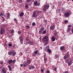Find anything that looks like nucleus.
Segmentation results:
<instances>
[{
    "instance_id": "nucleus-62",
    "label": "nucleus",
    "mask_w": 73,
    "mask_h": 73,
    "mask_svg": "<svg viewBox=\"0 0 73 73\" xmlns=\"http://www.w3.org/2000/svg\"><path fill=\"white\" fill-rule=\"evenodd\" d=\"M31 11V10H29V11Z\"/></svg>"
},
{
    "instance_id": "nucleus-19",
    "label": "nucleus",
    "mask_w": 73,
    "mask_h": 73,
    "mask_svg": "<svg viewBox=\"0 0 73 73\" xmlns=\"http://www.w3.org/2000/svg\"><path fill=\"white\" fill-rule=\"evenodd\" d=\"M8 68L9 69V70L10 71H11L12 70V67H11V66L10 65H8Z\"/></svg>"
},
{
    "instance_id": "nucleus-25",
    "label": "nucleus",
    "mask_w": 73,
    "mask_h": 73,
    "mask_svg": "<svg viewBox=\"0 0 73 73\" xmlns=\"http://www.w3.org/2000/svg\"><path fill=\"white\" fill-rule=\"evenodd\" d=\"M12 55L13 56H15V54H16V53L15 52H12Z\"/></svg>"
},
{
    "instance_id": "nucleus-43",
    "label": "nucleus",
    "mask_w": 73,
    "mask_h": 73,
    "mask_svg": "<svg viewBox=\"0 0 73 73\" xmlns=\"http://www.w3.org/2000/svg\"><path fill=\"white\" fill-rule=\"evenodd\" d=\"M54 71H56L57 70V68L55 67L54 68Z\"/></svg>"
},
{
    "instance_id": "nucleus-23",
    "label": "nucleus",
    "mask_w": 73,
    "mask_h": 73,
    "mask_svg": "<svg viewBox=\"0 0 73 73\" xmlns=\"http://www.w3.org/2000/svg\"><path fill=\"white\" fill-rule=\"evenodd\" d=\"M42 33V34H46V29H45V30L43 31Z\"/></svg>"
},
{
    "instance_id": "nucleus-36",
    "label": "nucleus",
    "mask_w": 73,
    "mask_h": 73,
    "mask_svg": "<svg viewBox=\"0 0 73 73\" xmlns=\"http://www.w3.org/2000/svg\"><path fill=\"white\" fill-rule=\"evenodd\" d=\"M36 25V23L35 22H33L32 23V25L33 26H35Z\"/></svg>"
},
{
    "instance_id": "nucleus-2",
    "label": "nucleus",
    "mask_w": 73,
    "mask_h": 73,
    "mask_svg": "<svg viewBox=\"0 0 73 73\" xmlns=\"http://www.w3.org/2000/svg\"><path fill=\"white\" fill-rule=\"evenodd\" d=\"M49 7V5L48 4L46 5L43 7V10L44 11H45L46 9H48Z\"/></svg>"
},
{
    "instance_id": "nucleus-30",
    "label": "nucleus",
    "mask_w": 73,
    "mask_h": 73,
    "mask_svg": "<svg viewBox=\"0 0 73 73\" xmlns=\"http://www.w3.org/2000/svg\"><path fill=\"white\" fill-rule=\"evenodd\" d=\"M29 7L28 5H25V8H26V9H28V8Z\"/></svg>"
},
{
    "instance_id": "nucleus-34",
    "label": "nucleus",
    "mask_w": 73,
    "mask_h": 73,
    "mask_svg": "<svg viewBox=\"0 0 73 73\" xmlns=\"http://www.w3.org/2000/svg\"><path fill=\"white\" fill-rule=\"evenodd\" d=\"M40 71H41V72L42 73V72H44V69H41L40 70Z\"/></svg>"
},
{
    "instance_id": "nucleus-6",
    "label": "nucleus",
    "mask_w": 73,
    "mask_h": 73,
    "mask_svg": "<svg viewBox=\"0 0 73 73\" xmlns=\"http://www.w3.org/2000/svg\"><path fill=\"white\" fill-rule=\"evenodd\" d=\"M20 42L21 44H23V40L24 39L22 38V36H20L19 37Z\"/></svg>"
},
{
    "instance_id": "nucleus-27",
    "label": "nucleus",
    "mask_w": 73,
    "mask_h": 73,
    "mask_svg": "<svg viewBox=\"0 0 73 73\" xmlns=\"http://www.w3.org/2000/svg\"><path fill=\"white\" fill-rule=\"evenodd\" d=\"M45 56H46V55L45 54L44 55V61H46V58L45 57Z\"/></svg>"
},
{
    "instance_id": "nucleus-47",
    "label": "nucleus",
    "mask_w": 73,
    "mask_h": 73,
    "mask_svg": "<svg viewBox=\"0 0 73 73\" xmlns=\"http://www.w3.org/2000/svg\"><path fill=\"white\" fill-rule=\"evenodd\" d=\"M16 62V60L14 59L13 60V63L14 64L15 62Z\"/></svg>"
},
{
    "instance_id": "nucleus-5",
    "label": "nucleus",
    "mask_w": 73,
    "mask_h": 73,
    "mask_svg": "<svg viewBox=\"0 0 73 73\" xmlns=\"http://www.w3.org/2000/svg\"><path fill=\"white\" fill-rule=\"evenodd\" d=\"M5 32V29L4 28H2L1 29V32L0 33V34L1 35H3L4 33Z\"/></svg>"
},
{
    "instance_id": "nucleus-58",
    "label": "nucleus",
    "mask_w": 73,
    "mask_h": 73,
    "mask_svg": "<svg viewBox=\"0 0 73 73\" xmlns=\"http://www.w3.org/2000/svg\"><path fill=\"white\" fill-rule=\"evenodd\" d=\"M20 66L21 67H22V66H23V64H21Z\"/></svg>"
},
{
    "instance_id": "nucleus-35",
    "label": "nucleus",
    "mask_w": 73,
    "mask_h": 73,
    "mask_svg": "<svg viewBox=\"0 0 73 73\" xmlns=\"http://www.w3.org/2000/svg\"><path fill=\"white\" fill-rule=\"evenodd\" d=\"M68 23V21L67 20H65V24H67V23Z\"/></svg>"
},
{
    "instance_id": "nucleus-51",
    "label": "nucleus",
    "mask_w": 73,
    "mask_h": 73,
    "mask_svg": "<svg viewBox=\"0 0 73 73\" xmlns=\"http://www.w3.org/2000/svg\"><path fill=\"white\" fill-rule=\"evenodd\" d=\"M14 21H17V19H16V18L14 19Z\"/></svg>"
},
{
    "instance_id": "nucleus-59",
    "label": "nucleus",
    "mask_w": 73,
    "mask_h": 73,
    "mask_svg": "<svg viewBox=\"0 0 73 73\" xmlns=\"http://www.w3.org/2000/svg\"><path fill=\"white\" fill-rule=\"evenodd\" d=\"M2 19H3L4 20V17H2Z\"/></svg>"
},
{
    "instance_id": "nucleus-44",
    "label": "nucleus",
    "mask_w": 73,
    "mask_h": 73,
    "mask_svg": "<svg viewBox=\"0 0 73 73\" xmlns=\"http://www.w3.org/2000/svg\"><path fill=\"white\" fill-rule=\"evenodd\" d=\"M2 16H4V14L2 13H1L0 15V17H1Z\"/></svg>"
},
{
    "instance_id": "nucleus-7",
    "label": "nucleus",
    "mask_w": 73,
    "mask_h": 73,
    "mask_svg": "<svg viewBox=\"0 0 73 73\" xmlns=\"http://www.w3.org/2000/svg\"><path fill=\"white\" fill-rule=\"evenodd\" d=\"M55 29V25H51L50 27V30H54Z\"/></svg>"
},
{
    "instance_id": "nucleus-49",
    "label": "nucleus",
    "mask_w": 73,
    "mask_h": 73,
    "mask_svg": "<svg viewBox=\"0 0 73 73\" xmlns=\"http://www.w3.org/2000/svg\"><path fill=\"white\" fill-rule=\"evenodd\" d=\"M29 38H27L26 39V40L27 41H29Z\"/></svg>"
},
{
    "instance_id": "nucleus-55",
    "label": "nucleus",
    "mask_w": 73,
    "mask_h": 73,
    "mask_svg": "<svg viewBox=\"0 0 73 73\" xmlns=\"http://www.w3.org/2000/svg\"><path fill=\"white\" fill-rule=\"evenodd\" d=\"M49 47V46H46V48H48Z\"/></svg>"
},
{
    "instance_id": "nucleus-50",
    "label": "nucleus",
    "mask_w": 73,
    "mask_h": 73,
    "mask_svg": "<svg viewBox=\"0 0 73 73\" xmlns=\"http://www.w3.org/2000/svg\"><path fill=\"white\" fill-rule=\"evenodd\" d=\"M64 73H69V72L67 71H66L65 72H64Z\"/></svg>"
},
{
    "instance_id": "nucleus-21",
    "label": "nucleus",
    "mask_w": 73,
    "mask_h": 73,
    "mask_svg": "<svg viewBox=\"0 0 73 73\" xmlns=\"http://www.w3.org/2000/svg\"><path fill=\"white\" fill-rule=\"evenodd\" d=\"M49 42L48 39H47L44 41V42Z\"/></svg>"
},
{
    "instance_id": "nucleus-26",
    "label": "nucleus",
    "mask_w": 73,
    "mask_h": 73,
    "mask_svg": "<svg viewBox=\"0 0 73 73\" xmlns=\"http://www.w3.org/2000/svg\"><path fill=\"white\" fill-rule=\"evenodd\" d=\"M12 51H10L8 52L9 55H12Z\"/></svg>"
},
{
    "instance_id": "nucleus-31",
    "label": "nucleus",
    "mask_w": 73,
    "mask_h": 73,
    "mask_svg": "<svg viewBox=\"0 0 73 73\" xmlns=\"http://www.w3.org/2000/svg\"><path fill=\"white\" fill-rule=\"evenodd\" d=\"M34 3L35 5H37V2L36 1L34 2Z\"/></svg>"
},
{
    "instance_id": "nucleus-39",
    "label": "nucleus",
    "mask_w": 73,
    "mask_h": 73,
    "mask_svg": "<svg viewBox=\"0 0 73 73\" xmlns=\"http://www.w3.org/2000/svg\"><path fill=\"white\" fill-rule=\"evenodd\" d=\"M48 42H46L44 44V46H46V45L48 44Z\"/></svg>"
},
{
    "instance_id": "nucleus-64",
    "label": "nucleus",
    "mask_w": 73,
    "mask_h": 73,
    "mask_svg": "<svg viewBox=\"0 0 73 73\" xmlns=\"http://www.w3.org/2000/svg\"><path fill=\"white\" fill-rule=\"evenodd\" d=\"M72 1H73V0H72Z\"/></svg>"
},
{
    "instance_id": "nucleus-12",
    "label": "nucleus",
    "mask_w": 73,
    "mask_h": 73,
    "mask_svg": "<svg viewBox=\"0 0 73 73\" xmlns=\"http://www.w3.org/2000/svg\"><path fill=\"white\" fill-rule=\"evenodd\" d=\"M29 69H35V66H33L29 65Z\"/></svg>"
},
{
    "instance_id": "nucleus-42",
    "label": "nucleus",
    "mask_w": 73,
    "mask_h": 73,
    "mask_svg": "<svg viewBox=\"0 0 73 73\" xmlns=\"http://www.w3.org/2000/svg\"><path fill=\"white\" fill-rule=\"evenodd\" d=\"M19 3H22V0H20L19 1Z\"/></svg>"
},
{
    "instance_id": "nucleus-24",
    "label": "nucleus",
    "mask_w": 73,
    "mask_h": 73,
    "mask_svg": "<svg viewBox=\"0 0 73 73\" xmlns=\"http://www.w3.org/2000/svg\"><path fill=\"white\" fill-rule=\"evenodd\" d=\"M44 29H45V28L43 27H42L40 29V30L41 31H43L44 30Z\"/></svg>"
},
{
    "instance_id": "nucleus-60",
    "label": "nucleus",
    "mask_w": 73,
    "mask_h": 73,
    "mask_svg": "<svg viewBox=\"0 0 73 73\" xmlns=\"http://www.w3.org/2000/svg\"><path fill=\"white\" fill-rule=\"evenodd\" d=\"M9 38H11V37L9 36Z\"/></svg>"
},
{
    "instance_id": "nucleus-33",
    "label": "nucleus",
    "mask_w": 73,
    "mask_h": 73,
    "mask_svg": "<svg viewBox=\"0 0 73 73\" xmlns=\"http://www.w3.org/2000/svg\"><path fill=\"white\" fill-rule=\"evenodd\" d=\"M14 33V30H13V29H12V30L11 31V33Z\"/></svg>"
},
{
    "instance_id": "nucleus-3",
    "label": "nucleus",
    "mask_w": 73,
    "mask_h": 73,
    "mask_svg": "<svg viewBox=\"0 0 73 73\" xmlns=\"http://www.w3.org/2000/svg\"><path fill=\"white\" fill-rule=\"evenodd\" d=\"M65 62L66 63H68V66H70V65L72 64V61H70L69 62V59H68L65 60Z\"/></svg>"
},
{
    "instance_id": "nucleus-52",
    "label": "nucleus",
    "mask_w": 73,
    "mask_h": 73,
    "mask_svg": "<svg viewBox=\"0 0 73 73\" xmlns=\"http://www.w3.org/2000/svg\"><path fill=\"white\" fill-rule=\"evenodd\" d=\"M26 45H27L29 44V43L28 42H27L26 41Z\"/></svg>"
},
{
    "instance_id": "nucleus-57",
    "label": "nucleus",
    "mask_w": 73,
    "mask_h": 73,
    "mask_svg": "<svg viewBox=\"0 0 73 73\" xmlns=\"http://www.w3.org/2000/svg\"><path fill=\"white\" fill-rule=\"evenodd\" d=\"M0 64H3V62H0Z\"/></svg>"
},
{
    "instance_id": "nucleus-41",
    "label": "nucleus",
    "mask_w": 73,
    "mask_h": 73,
    "mask_svg": "<svg viewBox=\"0 0 73 73\" xmlns=\"http://www.w3.org/2000/svg\"><path fill=\"white\" fill-rule=\"evenodd\" d=\"M50 73V72L48 70L46 71V73Z\"/></svg>"
},
{
    "instance_id": "nucleus-1",
    "label": "nucleus",
    "mask_w": 73,
    "mask_h": 73,
    "mask_svg": "<svg viewBox=\"0 0 73 73\" xmlns=\"http://www.w3.org/2000/svg\"><path fill=\"white\" fill-rule=\"evenodd\" d=\"M39 13H40V11L38 10H35L34 11L33 13L32 17L35 18L37 17V15Z\"/></svg>"
},
{
    "instance_id": "nucleus-16",
    "label": "nucleus",
    "mask_w": 73,
    "mask_h": 73,
    "mask_svg": "<svg viewBox=\"0 0 73 73\" xmlns=\"http://www.w3.org/2000/svg\"><path fill=\"white\" fill-rule=\"evenodd\" d=\"M61 11V10L60 9H57V11H56V12L57 13H59Z\"/></svg>"
},
{
    "instance_id": "nucleus-15",
    "label": "nucleus",
    "mask_w": 73,
    "mask_h": 73,
    "mask_svg": "<svg viewBox=\"0 0 73 73\" xmlns=\"http://www.w3.org/2000/svg\"><path fill=\"white\" fill-rule=\"evenodd\" d=\"M64 49H65L64 46H60V50H64Z\"/></svg>"
},
{
    "instance_id": "nucleus-63",
    "label": "nucleus",
    "mask_w": 73,
    "mask_h": 73,
    "mask_svg": "<svg viewBox=\"0 0 73 73\" xmlns=\"http://www.w3.org/2000/svg\"><path fill=\"white\" fill-rule=\"evenodd\" d=\"M40 48V49H42V47H41Z\"/></svg>"
},
{
    "instance_id": "nucleus-61",
    "label": "nucleus",
    "mask_w": 73,
    "mask_h": 73,
    "mask_svg": "<svg viewBox=\"0 0 73 73\" xmlns=\"http://www.w3.org/2000/svg\"><path fill=\"white\" fill-rule=\"evenodd\" d=\"M72 70L73 71V67H72Z\"/></svg>"
},
{
    "instance_id": "nucleus-54",
    "label": "nucleus",
    "mask_w": 73,
    "mask_h": 73,
    "mask_svg": "<svg viewBox=\"0 0 73 73\" xmlns=\"http://www.w3.org/2000/svg\"><path fill=\"white\" fill-rule=\"evenodd\" d=\"M71 27V25H69L68 26V27Z\"/></svg>"
},
{
    "instance_id": "nucleus-45",
    "label": "nucleus",
    "mask_w": 73,
    "mask_h": 73,
    "mask_svg": "<svg viewBox=\"0 0 73 73\" xmlns=\"http://www.w3.org/2000/svg\"><path fill=\"white\" fill-rule=\"evenodd\" d=\"M21 33V32L20 31H18V34H19V35H20V34Z\"/></svg>"
},
{
    "instance_id": "nucleus-53",
    "label": "nucleus",
    "mask_w": 73,
    "mask_h": 73,
    "mask_svg": "<svg viewBox=\"0 0 73 73\" xmlns=\"http://www.w3.org/2000/svg\"><path fill=\"white\" fill-rule=\"evenodd\" d=\"M37 5V6H39V5H40V3H38Z\"/></svg>"
},
{
    "instance_id": "nucleus-38",
    "label": "nucleus",
    "mask_w": 73,
    "mask_h": 73,
    "mask_svg": "<svg viewBox=\"0 0 73 73\" xmlns=\"http://www.w3.org/2000/svg\"><path fill=\"white\" fill-rule=\"evenodd\" d=\"M57 35V32H55L54 34V36H56Z\"/></svg>"
},
{
    "instance_id": "nucleus-13",
    "label": "nucleus",
    "mask_w": 73,
    "mask_h": 73,
    "mask_svg": "<svg viewBox=\"0 0 73 73\" xmlns=\"http://www.w3.org/2000/svg\"><path fill=\"white\" fill-rule=\"evenodd\" d=\"M47 50V52H48L49 54H50V53L52 52V50L49 48H48Z\"/></svg>"
},
{
    "instance_id": "nucleus-9",
    "label": "nucleus",
    "mask_w": 73,
    "mask_h": 73,
    "mask_svg": "<svg viewBox=\"0 0 73 73\" xmlns=\"http://www.w3.org/2000/svg\"><path fill=\"white\" fill-rule=\"evenodd\" d=\"M1 71L2 73H7V70L4 68H3L1 70Z\"/></svg>"
},
{
    "instance_id": "nucleus-28",
    "label": "nucleus",
    "mask_w": 73,
    "mask_h": 73,
    "mask_svg": "<svg viewBox=\"0 0 73 73\" xmlns=\"http://www.w3.org/2000/svg\"><path fill=\"white\" fill-rule=\"evenodd\" d=\"M65 11V9L64 8L62 7V12H64Z\"/></svg>"
},
{
    "instance_id": "nucleus-10",
    "label": "nucleus",
    "mask_w": 73,
    "mask_h": 73,
    "mask_svg": "<svg viewBox=\"0 0 73 73\" xmlns=\"http://www.w3.org/2000/svg\"><path fill=\"white\" fill-rule=\"evenodd\" d=\"M29 44V45H34L35 42L34 41H33L32 42L31 41H29L28 42Z\"/></svg>"
},
{
    "instance_id": "nucleus-40",
    "label": "nucleus",
    "mask_w": 73,
    "mask_h": 73,
    "mask_svg": "<svg viewBox=\"0 0 73 73\" xmlns=\"http://www.w3.org/2000/svg\"><path fill=\"white\" fill-rule=\"evenodd\" d=\"M9 46H10V47H11V46H12V44L11 43H9L8 45Z\"/></svg>"
},
{
    "instance_id": "nucleus-48",
    "label": "nucleus",
    "mask_w": 73,
    "mask_h": 73,
    "mask_svg": "<svg viewBox=\"0 0 73 73\" xmlns=\"http://www.w3.org/2000/svg\"><path fill=\"white\" fill-rule=\"evenodd\" d=\"M68 60H69V61H73V60H72V59H68Z\"/></svg>"
},
{
    "instance_id": "nucleus-20",
    "label": "nucleus",
    "mask_w": 73,
    "mask_h": 73,
    "mask_svg": "<svg viewBox=\"0 0 73 73\" xmlns=\"http://www.w3.org/2000/svg\"><path fill=\"white\" fill-rule=\"evenodd\" d=\"M24 15V13H21L19 15V16H23V15Z\"/></svg>"
},
{
    "instance_id": "nucleus-11",
    "label": "nucleus",
    "mask_w": 73,
    "mask_h": 73,
    "mask_svg": "<svg viewBox=\"0 0 73 73\" xmlns=\"http://www.w3.org/2000/svg\"><path fill=\"white\" fill-rule=\"evenodd\" d=\"M37 53H38V50H36L34 52L33 54V56H36V54H37Z\"/></svg>"
},
{
    "instance_id": "nucleus-46",
    "label": "nucleus",
    "mask_w": 73,
    "mask_h": 73,
    "mask_svg": "<svg viewBox=\"0 0 73 73\" xmlns=\"http://www.w3.org/2000/svg\"><path fill=\"white\" fill-rule=\"evenodd\" d=\"M27 66V64H23V66L24 67H25Z\"/></svg>"
},
{
    "instance_id": "nucleus-14",
    "label": "nucleus",
    "mask_w": 73,
    "mask_h": 73,
    "mask_svg": "<svg viewBox=\"0 0 73 73\" xmlns=\"http://www.w3.org/2000/svg\"><path fill=\"white\" fill-rule=\"evenodd\" d=\"M8 62L9 64H12L13 62V60H10L8 61Z\"/></svg>"
},
{
    "instance_id": "nucleus-22",
    "label": "nucleus",
    "mask_w": 73,
    "mask_h": 73,
    "mask_svg": "<svg viewBox=\"0 0 73 73\" xmlns=\"http://www.w3.org/2000/svg\"><path fill=\"white\" fill-rule=\"evenodd\" d=\"M48 37L47 36H44L42 38L43 40H45V39H46Z\"/></svg>"
},
{
    "instance_id": "nucleus-4",
    "label": "nucleus",
    "mask_w": 73,
    "mask_h": 73,
    "mask_svg": "<svg viewBox=\"0 0 73 73\" xmlns=\"http://www.w3.org/2000/svg\"><path fill=\"white\" fill-rule=\"evenodd\" d=\"M71 13L70 12H69L65 13L64 15L65 17H68L69 16H70V15Z\"/></svg>"
},
{
    "instance_id": "nucleus-32",
    "label": "nucleus",
    "mask_w": 73,
    "mask_h": 73,
    "mask_svg": "<svg viewBox=\"0 0 73 73\" xmlns=\"http://www.w3.org/2000/svg\"><path fill=\"white\" fill-rule=\"evenodd\" d=\"M7 17H9V16H10V13H7Z\"/></svg>"
},
{
    "instance_id": "nucleus-18",
    "label": "nucleus",
    "mask_w": 73,
    "mask_h": 73,
    "mask_svg": "<svg viewBox=\"0 0 73 73\" xmlns=\"http://www.w3.org/2000/svg\"><path fill=\"white\" fill-rule=\"evenodd\" d=\"M52 41H54L55 40V38H54V36H53L52 38Z\"/></svg>"
},
{
    "instance_id": "nucleus-37",
    "label": "nucleus",
    "mask_w": 73,
    "mask_h": 73,
    "mask_svg": "<svg viewBox=\"0 0 73 73\" xmlns=\"http://www.w3.org/2000/svg\"><path fill=\"white\" fill-rule=\"evenodd\" d=\"M42 33V31L40 30L39 32V33L40 35L41 34V33Z\"/></svg>"
},
{
    "instance_id": "nucleus-29",
    "label": "nucleus",
    "mask_w": 73,
    "mask_h": 73,
    "mask_svg": "<svg viewBox=\"0 0 73 73\" xmlns=\"http://www.w3.org/2000/svg\"><path fill=\"white\" fill-rule=\"evenodd\" d=\"M58 57V55L56 54L54 56V58L55 59L57 58Z\"/></svg>"
},
{
    "instance_id": "nucleus-8",
    "label": "nucleus",
    "mask_w": 73,
    "mask_h": 73,
    "mask_svg": "<svg viewBox=\"0 0 73 73\" xmlns=\"http://www.w3.org/2000/svg\"><path fill=\"white\" fill-rule=\"evenodd\" d=\"M70 56L69 54L68 53H67L64 56V59H66V58L68 57H69Z\"/></svg>"
},
{
    "instance_id": "nucleus-17",
    "label": "nucleus",
    "mask_w": 73,
    "mask_h": 73,
    "mask_svg": "<svg viewBox=\"0 0 73 73\" xmlns=\"http://www.w3.org/2000/svg\"><path fill=\"white\" fill-rule=\"evenodd\" d=\"M27 62L28 64H30L31 63V61L29 60H27Z\"/></svg>"
},
{
    "instance_id": "nucleus-56",
    "label": "nucleus",
    "mask_w": 73,
    "mask_h": 73,
    "mask_svg": "<svg viewBox=\"0 0 73 73\" xmlns=\"http://www.w3.org/2000/svg\"><path fill=\"white\" fill-rule=\"evenodd\" d=\"M27 28H29L30 27H29V26H27L26 27Z\"/></svg>"
}]
</instances>
